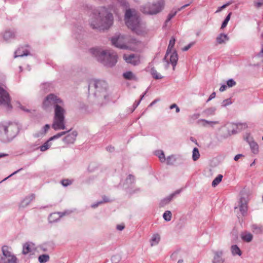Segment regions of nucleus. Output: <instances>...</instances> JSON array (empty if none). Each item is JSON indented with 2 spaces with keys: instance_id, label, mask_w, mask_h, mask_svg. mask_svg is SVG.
<instances>
[{
  "instance_id": "obj_1",
  "label": "nucleus",
  "mask_w": 263,
  "mask_h": 263,
  "mask_svg": "<svg viewBox=\"0 0 263 263\" xmlns=\"http://www.w3.org/2000/svg\"><path fill=\"white\" fill-rule=\"evenodd\" d=\"M112 15L104 8L94 14L90 20V24L95 28H107L112 24Z\"/></svg>"
},
{
  "instance_id": "obj_2",
  "label": "nucleus",
  "mask_w": 263,
  "mask_h": 263,
  "mask_svg": "<svg viewBox=\"0 0 263 263\" xmlns=\"http://www.w3.org/2000/svg\"><path fill=\"white\" fill-rule=\"evenodd\" d=\"M64 110L57 105L55 109V121L53 124L54 128L56 130L64 129Z\"/></svg>"
},
{
  "instance_id": "obj_3",
  "label": "nucleus",
  "mask_w": 263,
  "mask_h": 263,
  "mask_svg": "<svg viewBox=\"0 0 263 263\" xmlns=\"http://www.w3.org/2000/svg\"><path fill=\"white\" fill-rule=\"evenodd\" d=\"M2 250L3 256L1 258L0 263H15L16 259L11 254L8 247H3Z\"/></svg>"
},
{
  "instance_id": "obj_4",
  "label": "nucleus",
  "mask_w": 263,
  "mask_h": 263,
  "mask_svg": "<svg viewBox=\"0 0 263 263\" xmlns=\"http://www.w3.org/2000/svg\"><path fill=\"white\" fill-rule=\"evenodd\" d=\"M126 23L128 27L135 29V26L138 24L137 18L131 10H127L125 14Z\"/></svg>"
},
{
  "instance_id": "obj_5",
  "label": "nucleus",
  "mask_w": 263,
  "mask_h": 263,
  "mask_svg": "<svg viewBox=\"0 0 263 263\" xmlns=\"http://www.w3.org/2000/svg\"><path fill=\"white\" fill-rule=\"evenodd\" d=\"M16 125L12 123H8L4 125L1 128V131L4 132L5 134L10 136H14L17 133Z\"/></svg>"
},
{
  "instance_id": "obj_6",
  "label": "nucleus",
  "mask_w": 263,
  "mask_h": 263,
  "mask_svg": "<svg viewBox=\"0 0 263 263\" xmlns=\"http://www.w3.org/2000/svg\"><path fill=\"white\" fill-rule=\"evenodd\" d=\"M178 59V55L176 51H167L165 60L166 62L171 63L173 68H174L177 64Z\"/></svg>"
},
{
  "instance_id": "obj_7",
  "label": "nucleus",
  "mask_w": 263,
  "mask_h": 263,
  "mask_svg": "<svg viewBox=\"0 0 263 263\" xmlns=\"http://www.w3.org/2000/svg\"><path fill=\"white\" fill-rule=\"evenodd\" d=\"M124 59L127 63L136 65L140 62V58L138 57H136L133 54L124 55Z\"/></svg>"
},
{
  "instance_id": "obj_8",
  "label": "nucleus",
  "mask_w": 263,
  "mask_h": 263,
  "mask_svg": "<svg viewBox=\"0 0 263 263\" xmlns=\"http://www.w3.org/2000/svg\"><path fill=\"white\" fill-rule=\"evenodd\" d=\"M58 99H57V97L53 95H50L47 97L44 102V106L47 107L50 105L54 104L55 102H60Z\"/></svg>"
},
{
  "instance_id": "obj_9",
  "label": "nucleus",
  "mask_w": 263,
  "mask_h": 263,
  "mask_svg": "<svg viewBox=\"0 0 263 263\" xmlns=\"http://www.w3.org/2000/svg\"><path fill=\"white\" fill-rule=\"evenodd\" d=\"M4 102L8 103L9 102V98L7 93L3 88L0 87V103L3 104Z\"/></svg>"
},
{
  "instance_id": "obj_10",
  "label": "nucleus",
  "mask_w": 263,
  "mask_h": 263,
  "mask_svg": "<svg viewBox=\"0 0 263 263\" xmlns=\"http://www.w3.org/2000/svg\"><path fill=\"white\" fill-rule=\"evenodd\" d=\"M160 240V237L159 235L155 234L152 235L151 240L150 244L152 247H155L158 245Z\"/></svg>"
},
{
  "instance_id": "obj_11",
  "label": "nucleus",
  "mask_w": 263,
  "mask_h": 263,
  "mask_svg": "<svg viewBox=\"0 0 263 263\" xmlns=\"http://www.w3.org/2000/svg\"><path fill=\"white\" fill-rule=\"evenodd\" d=\"M63 134L64 133H62L61 134H58L56 136H54L50 138V139L47 142H46L43 145H42L40 147L41 151L43 152V151H45L47 150V149H48L50 146V145L49 144V142L55 138H58L60 137V136L63 135Z\"/></svg>"
},
{
  "instance_id": "obj_12",
  "label": "nucleus",
  "mask_w": 263,
  "mask_h": 263,
  "mask_svg": "<svg viewBox=\"0 0 263 263\" xmlns=\"http://www.w3.org/2000/svg\"><path fill=\"white\" fill-rule=\"evenodd\" d=\"M34 249V245L32 243H26L23 247V252L24 254H27L28 253L31 252Z\"/></svg>"
},
{
  "instance_id": "obj_13",
  "label": "nucleus",
  "mask_w": 263,
  "mask_h": 263,
  "mask_svg": "<svg viewBox=\"0 0 263 263\" xmlns=\"http://www.w3.org/2000/svg\"><path fill=\"white\" fill-rule=\"evenodd\" d=\"M229 38L225 34H221L217 37V42L219 44H223L226 43Z\"/></svg>"
},
{
  "instance_id": "obj_14",
  "label": "nucleus",
  "mask_w": 263,
  "mask_h": 263,
  "mask_svg": "<svg viewBox=\"0 0 263 263\" xmlns=\"http://www.w3.org/2000/svg\"><path fill=\"white\" fill-rule=\"evenodd\" d=\"M236 209H239L240 211L244 213L247 211V203L245 201H243L242 200H240L239 202V204Z\"/></svg>"
},
{
  "instance_id": "obj_15",
  "label": "nucleus",
  "mask_w": 263,
  "mask_h": 263,
  "mask_svg": "<svg viewBox=\"0 0 263 263\" xmlns=\"http://www.w3.org/2000/svg\"><path fill=\"white\" fill-rule=\"evenodd\" d=\"M231 252L233 255L240 256L241 255V252L238 247L236 245H233L231 247Z\"/></svg>"
},
{
  "instance_id": "obj_16",
  "label": "nucleus",
  "mask_w": 263,
  "mask_h": 263,
  "mask_svg": "<svg viewBox=\"0 0 263 263\" xmlns=\"http://www.w3.org/2000/svg\"><path fill=\"white\" fill-rule=\"evenodd\" d=\"M241 238L246 242H250L252 240L253 236L249 233L245 232L242 234Z\"/></svg>"
},
{
  "instance_id": "obj_17",
  "label": "nucleus",
  "mask_w": 263,
  "mask_h": 263,
  "mask_svg": "<svg viewBox=\"0 0 263 263\" xmlns=\"http://www.w3.org/2000/svg\"><path fill=\"white\" fill-rule=\"evenodd\" d=\"M250 146L253 153L257 154L258 152V145L256 143L252 141L250 143Z\"/></svg>"
},
{
  "instance_id": "obj_18",
  "label": "nucleus",
  "mask_w": 263,
  "mask_h": 263,
  "mask_svg": "<svg viewBox=\"0 0 263 263\" xmlns=\"http://www.w3.org/2000/svg\"><path fill=\"white\" fill-rule=\"evenodd\" d=\"M76 136L77 135L74 133L68 135L66 138V141L69 143L73 142L76 139Z\"/></svg>"
},
{
  "instance_id": "obj_19",
  "label": "nucleus",
  "mask_w": 263,
  "mask_h": 263,
  "mask_svg": "<svg viewBox=\"0 0 263 263\" xmlns=\"http://www.w3.org/2000/svg\"><path fill=\"white\" fill-rule=\"evenodd\" d=\"M217 122L215 121H208L205 120H202L200 121V124L204 126H213Z\"/></svg>"
},
{
  "instance_id": "obj_20",
  "label": "nucleus",
  "mask_w": 263,
  "mask_h": 263,
  "mask_svg": "<svg viewBox=\"0 0 263 263\" xmlns=\"http://www.w3.org/2000/svg\"><path fill=\"white\" fill-rule=\"evenodd\" d=\"M175 43V39L172 38L169 42V44L168 46L167 51H176L174 48Z\"/></svg>"
},
{
  "instance_id": "obj_21",
  "label": "nucleus",
  "mask_w": 263,
  "mask_h": 263,
  "mask_svg": "<svg viewBox=\"0 0 263 263\" xmlns=\"http://www.w3.org/2000/svg\"><path fill=\"white\" fill-rule=\"evenodd\" d=\"M222 175H219L212 182V185L215 186L221 181Z\"/></svg>"
},
{
  "instance_id": "obj_22",
  "label": "nucleus",
  "mask_w": 263,
  "mask_h": 263,
  "mask_svg": "<svg viewBox=\"0 0 263 263\" xmlns=\"http://www.w3.org/2000/svg\"><path fill=\"white\" fill-rule=\"evenodd\" d=\"M199 156H200V154H199L198 149L197 148H194L193 151V155H192L193 159H194V160L195 161L199 158Z\"/></svg>"
},
{
  "instance_id": "obj_23",
  "label": "nucleus",
  "mask_w": 263,
  "mask_h": 263,
  "mask_svg": "<svg viewBox=\"0 0 263 263\" xmlns=\"http://www.w3.org/2000/svg\"><path fill=\"white\" fill-rule=\"evenodd\" d=\"M61 217L59 213H53L51 214L50 216V222H54Z\"/></svg>"
},
{
  "instance_id": "obj_24",
  "label": "nucleus",
  "mask_w": 263,
  "mask_h": 263,
  "mask_svg": "<svg viewBox=\"0 0 263 263\" xmlns=\"http://www.w3.org/2000/svg\"><path fill=\"white\" fill-rule=\"evenodd\" d=\"M49 259V256L48 255H42L39 257V261L41 263H43L47 261Z\"/></svg>"
},
{
  "instance_id": "obj_25",
  "label": "nucleus",
  "mask_w": 263,
  "mask_h": 263,
  "mask_svg": "<svg viewBox=\"0 0 263 263\" xmlns=\"http://www.w3.org/2000/svg\"><path fill=\"white\" fill-rule=\"evenodd\" d=\"M124 77L127 79H133L135 78V75L131 71H127L124 73Z\"/></svg>"
},
{
  "instance_id": "obj_26",
  "label": "nucleus",
  "mask_w": 263,
  "mask_h": 263,
  "mask_svg": "<svg viewBox=\"0 0 263 263\" xmlns=\"http://www.w3.org/2000/svg\"><path fill=\"white\" fill-rule=\"evenodd\" d=\"M121 260V257L119 255H115L111 257V261L112 263H118Z\"/></svg>"
},
{
  "instance_id": "obj_27",
  "label": "nucleus",
  "mask_w": 263,
  "mask_h": 263,
  "mask_svg": "<svg viewBox=\"0 0 263 263\" xmlns=\"http://www.w3.org/2000/svg\"><path fill=\"white\" fill-rule=\"evenodd\" d=\"M152 74L155 79H161L163 76L160 73H158L157 71L155 69H152Z\"/></svg>"
},
{
  "instance_id": "obj_28",
  "label": "nucleus",
  "mask_w": 263,
  "mask_h": 263,
  "mask_svg": "<svg viewBox=\"0 0 263 263\" xmlns=\"http://www.w3.org/2000/svg\"><path fill=\"white\" fill-rule=\"evenodd\" d=\"M213 263H223V260L219 255H216L214 257Z\"/></svg>"
},
{
  "instance_id": "obj_29",
  "label": "nucleus",
  "mask_w": 263,
  "mask_h": 263,
  "mask_svg": "<svg viewBox=\"0 0 263 263\" xmlns=\"http://www.w3.org/2000/svg\"><path fill=\"white\" fill-rule=\"evenodd\" d=\"M231 13H230L228 16H227L226 18L225 19V20L224 21V22H223L222 25H221V28L222 29L224 28V27H226L227 24L228 23L230 19V17H231Z\"/></svg>"
},
{
  "instance_id": "obj_30",
  "label": "nucleus",
  "mask_w": 263,
  "mask_h": 263,
  "mask_svg": "<svg viewBox=\"0 0 263 263\" xmlns=\"http://www.w3.org/2000/svg\"><path fill=\"white\" fill-rule=\"evenodd\" d=\"M163 218L166 221H170L171 219V213L170 211L165 212L163 214Z\"/></svg>"
},
{
  "instance_id": "obj_31",
  "label": "nucleus",
  "mask_w": 263,
  "mask_h": 263,
  "mask_svg": "<svg viewBox=\"0 0 263 263\" xmlns=\"http://www.w3.org/2000/svg\"><path fill=\"white\" fill-rule=\"evenodd\" d=\"M235 82H234V80L231 79V80H229L227 81V85L229 86V87H232L234 85H235Z\"/></svg>"
},
{
  "instance_id": "obj_32",
  "label": "nucleus",
  "mask_w": 263,
  "mask_h": 263,
  "mask_svg": "<svg viewBox=\"0 0 263 263\" xmlns=\"http://www.w3.org/2000/svg\"><path fill=\"white\" fill-rule=\"evenodd\" d=\"M192 45L191 44H190L188 45L187 46L184 47L182 48V50L184 51H187L192 46Z\"/></svg>"
},
{
  "instance_id": "obj_33",
  "label": "nucleus",
  "mask_w": 263,
  "mask_h": 263,
  "mask_svg": "<svg viewBox=\"0 0 263 263\" xmlns=\"http://www.w3.org/2000/svg\"><path fill=\"white\" fill-rule=\"evenodd\" d=\"M231 104V102L229 100H226L223 101V105L226 106L227 105H229Z\"/></svg>"
},
{
  "instance_id": "obj_34",
  "label": "nucleus",
  "mask_w": 263,
  "mask_h": 263,
  "mask_svg": "<svg viewBox=\"0 0 263 263\" xmlns=\"http://www.w3.org/2000/svg\"><path fill=\"white\" fill-rule=\"evenodd\" d=\"M174 107H176V111L177 112L179 111V108L177 106L176 104H173L171 105L170 107L171 109L173 108Z\"/></svg>"
},
{
  "instance_id": "obj_35",
  "label": "nucleus",
  "mask_w": 263,
  "mask_h": 263,
  "mask_svg": "<svg viewBox=\"0 0 263 263\" xmlns=\"http://www.w3.org/2000/svg\"><path fill=\"white\" fill-rule=\"evenodd\" d=\"M70 181L68 180H64L62 181V184L64 186H67L70 183Z\"/></svg>"
},
{
  "instance_id": "obj_36",
  "label": "nucleus",
  "mask_w": 263,
  "mask_h": 263,
  "mask_svg": "<svg viewBox=\"0 0 263 263\" xmlns=\"http://www.w3.org/2000/svg\"><path fill=\"white\" fill-rule=\"evenodd\" d=\"M159 157L161 159V161H163V160H164V155L163 153H161L159 155Z\"/></svg>"
},
{
  "instance_id": "obj_37",
  "label": "nucleus",
  "mask_w": 263,
  "mask_h": 263,
  "mask_svg": "<svg viewBox=\"0 0 263 263\" xmlns=\"http://www.w3.org/2000/svg\"><path fill=\"white\" fill-rule=\"evenodd\" d=\"M241 156L242 155L241 154L237 155L236 156H235L234 160L237 161Z\"/></svg>"
},
{
  "instance_id": "obj_38",
  "label": "nucleus",
  "mask_w": 263,
  "mask_h": 263,
  "mask_svg": "<svg viewBox=\"0 0 263 263\" xmlns=\"http://www.w3.org/2000/svg\"><path fill=\"white\" fill-rule=\"evenodd\" d=\"M226 86L225 85H222L219 89L220 91H223L226 89Z\"/></svg>"
},
{
  "instance_id": "obj_39",
  "label": "nucleus",
  "mask_w": 263,
  "mask_h": 263,
  "mask_svg": "<svg viewBox=\"0 0 263 263\" xmlns=\"http://www.w3.org/2000/svg\"><path fill=\"white\" fill-rule=\"evenodd\" d=\"M228 5V4H225V5H223V6H222L221 7H220V8H219L218 10H217L218 11H221V10L223 8H224L227 6Z\"/></svg>"
},
{
  "instance_id": "obj_40",
  "label": "nucleus",
  "mask_w": 263,
  "mask_h": 263,
  "mask_svg": "<svg viewBox=\"0 0 263 263\" xmlns=\"http://www.w3.org/2000/svg\"><path fill=\"white\" fill-rule=\"evenodd\" d=\"M124 227L123 226H118L117 227V229L120 231L124 229Z\"/></svg>"
},
{
  "instance_id": "obj_41",
  "label": "nucleus",
  "mask_w": 263,
  "mask_h": 263,
  "mask_svg": "<svg viewBox=\"0 0 263 263\" xmlns=\"http://www.w3.org/2000/svg\"><path fill=\"white\" fill-rule=\"evenodd\" d=\"M44 128H45V132H46V131H47V130L49 129V125H48V124L46 125L45 126V127H44Z\"/></svg>"
},
{
  "instance_id": "obj_42",
  "label": "nucleus",
  "mask_w": 263,
  "mask_h": 263,
  "mask_svg": "<svg viewBox=\"0 0 263 263\" xmlns=\"http://www.w3.org/2000/svg\"><path fill=\"white\" fill-rule=\"evenodd\" d=\"M159 11H160L159 9H158V10H157L156 11H151L149 12V13L150 14H155V13L158 12Z\"/></svg>"
},
{
  "instance_id": "obj_43",
  "label": "nucleus",
  "mask_w": 263,
  "mask_h": 263,
  "mask_svg": "<svg viewBox=\"0 0 263 263\" xmlns=\"http://www.w3.org/2000/svg\"><path fill=\"white\" fill-rule=\"evenodd\" d=\"M26 55H27V53H25V54H22V55H16L15 56V57L16 58V57H21V56Z\"/></svg>"
},
{
  "instance_id": "obj_44",
  "label": "nucleus",
  "mask_w": 263,
  "mask_h": 263,
  "mask_svg": "<svg viewBox=\"0 0 263 263\" xmlns=\"http://www.w3.org/2000/svg\"><path fill=\"white\" fill-rule=\"evenodd\" d=\"M215 93H213L211 95V97L213 98H214L215 97Z\"/></svg>"
},
{
  "instance_id": "obj_45",
  "label": "nucleus",
  "mask_w": 263,
  "mask_h": 263,
  "mask_svg": "<svg viewBox=\"0 0 263 263\" xmlns=\"http://www.w3.org/2000/svg\"><path fill=\"white\" fill-rule=\"evenodd\" d=\"M182 262V260H181H181H179L178 261V263H181Z\"/></svg>"
},
{
  "instance_id": "obj_46",
  "label": "nucleus",
  "mask_w": 263,
  "mask_h": 263,
  "mask_svg": "<svg viewBox=\"0 0 263 263\" xmlns=\"http://www.w3.org/2000/svg\"><path fill=\"white\" fill-rule=\"evenodd\" d=\"M117 40H119V41H120V40H121V39H120V38H118Z\"/></svg>"
},
{
  "instance_id": "obj_47",
  "label": "nucleus",
  "mask_w": 263,
  "mask_h": 263,
  "mask_svg": "<svg viewBox=\"0 0 263 263\" xmlns=\"http://www.w3.org/2000/svg\"><path fill=\"white\" fill-rule=\"evenodd\" d=\"M261 52H262V54H263V48H262V49L261 50Z\"/></svg>"
},
{
  "instance_id": "obj_48",
  "label": "nucleus",
  "mask_w": 263,
  "mask_h": 263,
  "mask_svg": "<svg viewBox=\"0 0 263 263\" xmlns=\"http://www.w3.org/2000/svg\"><path fill=\"white\" fill-rule=\"evenodd\" d=\"M116 46H119V45L118 44H116Z\"/></svg>"
},
{
  "instance_id": "obj_49",
  "label": "nucleus",
  "mask_w": 263,
  "mask_h": 263,
  "mask_svg": "<svg viewBox=\"0 0 263 263\" xmlns=\"http://www.w3.org/2000/svg\"><path fill=\"white\" fill-rule=\"evenodd\" d=\"M262 140H263V136H262Z\"/></svg>"
},
{
  "instance_id": "obj_50",
  "label": "nucleus",
  "mask_w": 263,
  "mask_h": 263,
  "mask_svg": "<svg viewBox=\"0 0 263 263\" xmlns=\"http://www.w3.org/2000/svg\"><path fill=\"white\" fill-rule=\"evenodd\" d=\"M2 156H0V157H2Z\"/></svg>"
}]
</instances>
